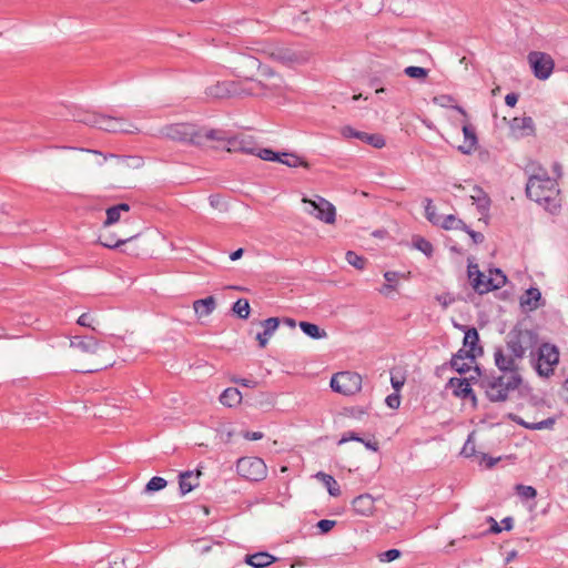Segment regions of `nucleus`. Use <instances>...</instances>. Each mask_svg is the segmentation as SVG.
<instances>
[{"label":"nucleus","instance_id":"33","mask_svg":"<svg viewBox=\"0 0 568 568\" xmlns=\"http://www.w3.org/2000/svg\"><path fill=\"white\" fill-rule=\"evenodd\" d=\"M438 225L445 230H467V225L453 214L442 217Z\"/></svg>","mask_w":568,"mask_h":568},{"label":"nucleus","instance_id":"3","mask_svg":"<svg viewBox=\"0 0 568 568\" xmlns=\"http://www.w3.org/2000/svg\"><path fill=\"white\" fill-rule=\"evenodd\" d=\"M219 134L215 129L197 126L192 123L169 124L160 130V135L165 139L196 146L205 145L211 139H219Z\"/></svg>","mask_w":568,"mask_h":568},{"label":"nucleus","instance_id":"38","mask_svg":"<svg viewBox=\"0 0 568 568\" xmlns=\"http://www.w3.org/2000/svg\"><path fill=\"white\" fill-rule=\"evenodd\" d=\"M404 73L412 79L425 81L428 77L429 70L422 67L410 65L404 69Z\"/></svg>","mask_w":568,"mask_h":568},{"label":"nucleus","instance_id":"14","mask_svg":"<svg viewBox=\"0 0 568 568\" xmlns=\"http://www.w3.org/2000/svg\"><path fill=\"white\" fill-rule=\"evenodd\" d=\"M91 122L97 124V128L112 133H135L139 131L135 125L121 118L102 115L94 118V121Z\"/></svg>","mask_w":568,"mask_h":568},{"label":"nucleus","instance_id":"5","mask_svg":"<svg viewBox=\"0 0 568 568\" xmlns=\"http://www.w3.org/2000/svg\"><path fill=\"white\" fill-rule=\"evenodd\" d=\"M255 52H261L271 59L286 65L302 64L310 59V52L295 47H285L274 43H262L257 48H252Z\"/></svg>","mask_w":568,"mask_h":568},{"label":"nucleus","instance_id":"12","mask_svg":"<svg viewBox=\"0 0 568 568\" xmlns=\"http://www.w3.org/2000/svg\"><path fill=\"white\" fill-rule=\"evenodd\" d=\"M532 335L531 331L528 329H511L506 338V349L508 355L513 356L517 361L525 357L527 347L524 345L527 338Z\"/></svg>","mask_w":568,"mask_h":568},{"label":"nucleus","instance_id":"54","mask_svg":"<svg viewBox=\"0 0 568 568\" xmlns=\"http://www.w3.org/2000/svg\"><path fill=\"white\" fill-rule=\"evenodd\" d=\"M365 141L374 145L375 148H383L385 145V140L383 136L377 134H367Z\"/></svg>","mask_w":568,"mask_h":568},{"label":"nucleus","instance_id":"45","mask_svg":"<svg viewBox=\"0 0 568 568\" xmlns=\"http://www.w3.org/2000/svg\"><path fill=\"white\" fill-rule=\"evenodd\" d=\"M121 219V213L118 211V209H114V206H111L106 210V220L104 221V226H110L116 222H119Z\"/></svg>","mask_w":568,"mask_h":568},{"label":"nucleus","instance_id":"61","mask_svg":"<svg viewBox=\"0 0 568 568\" xmlns=\"http://www.w3.org/2000/svg\"><path fill=\"white\" fill-rule=\"evenodd\" d=\"M503 286H473V288L475 290L476 293H478L479 295H484L488 292H491V291H497L499 288H501Z\"/></svg>","mask_w":568,"mask_h":568},{"label":"nucleus","instance_id":"30","mask_svg":"<svg viewBox=\"0 0 568 568\" xmlns=\"http://www.w3.org/2000/svg\"><path fill=\"white\" fill-rule=\"evenodd\" d=\"M474 203H476L481 214H485L490 206V199L488 195L478 186L474 187V193L470 195Z\"/></svg>","mask_w":568,"mask_h":568},{"label":"nucleus","instance_id":"19","mask_svg":"<svg viewBox=\"0 0 568 568\" xmlns=\"http://www.w3.org/2000/svg\"><path fill=\"white\" fill-rule=\"evenodd\" d=\"M541 293L536 286H529L520 296V306L524 312H532L541 306Z\"/></svg>","mask_w":568,"mask_h":568},{"label":"nucleus","instance_id":"49","mask_svg":"<svg viewBox=\"0 0 568 568\" xmlns=\"http://www.w3.org/2000/svg\"><path fill=\"white\" fill-rule=\"evenodd\" d=\"M351 440H354V442H363V438L359 436L358 433L356 432H353V430H349V432H346L342 435L341 439L338 440V445H343L347 442H351Z\"/></svg>","mask_w":568,"mask_h":568},{"label":"nucleus","instance_id":"16","mask_svg":"<svg viewBox=\"0 0 568 568\" xmlns=\"http://www.w3.org/2000/svg\"><path fill=\"white\" fill-rule=\"evenodd\" d=\"M234 69L237 77L246 80V78H252L250 74L253 73V71L261 69V62L253 55L240 53L236 57Z\"/></svg>","mask_w":568,"mask_h":568},{"label":"nucleus","instance_id":"4","mask_svg":"<svg viewBox=\"0 0 568 568\" xmlns=\"http://www.w3.org/2000/svg\"><path fill=\"white\" fill-rule=\"evenodd\" d=\"M265 85L262 81L246 78L241 81H221L206 88L205 93L207 97L214 99L225 98H242V97H261L265 95Z\"/></svg>","mask_w":568,"mask_h":568},{"label":"nucleus","instance_id":"23","mask_svg":"<svg viewBox=\"0 0 568 568\" xmlns=\"http://www.w3.org/2000/svg\"><path fill=\"white\" fill-rule=\"evenodd\" d=\"M464 143L458 150L464 154H470L477 146V135L475 129L470 124L463 125Z\"/></svg>","mask_w":568,"mask_h":568},{"label":"nucleus","instance_id":"37","mask_svg":"<svg viewBox=\"0 0 568 568\" xmlns=\"http://www.w3.org/2000/svg\"><path fill=\"white\" fill-rule=\"evenodd\" d=\"M486 284H508V278L500 268H489Z\"/></svg>","mask_w":568,"mask_h":568},{"label":"nucleus","instance_id":"28","mask_svg":"<svg viewBox=\"0 0 568 568\" xmlns=\"http://www.w3.org/2000/svg\"><path fill=\"white\" fill-rule=\"evenodd\" d=\"M215 305L214 297L207 296L205 298L194 301L193 308L200 316H207L214 311Z\"/></svg>","mask_w":568,"mask_h":568},{"label":"nucleus","instance_id":"25","mask_svg":"<svg viewBox=\"0 0 568 568\" xmlns=\"http://www.w3.org/2000/svg\"><path fill=\"white\" fill-rule=\"evenodd\" d=\"M200 471L193 476L192 471H185L180 475L179 487L182 495L192 491L199 486Z\"/></svg>","mask_w":568,"mask_h":568},{"label":"nucleus","instance_id":"17","mask_svg":"<svg viewBox=\"0 0 568 568\" xmlns=\"http://www.w3.org/2000/svg\"><path fill=\"white\" fill-rule=\"evenodd\" d=\"M70 346L80 349L83 353L97 354L106 351V347L99 343L94 337L75 336L70 341Z\"/></svg>","mask_w":568,"mask_h":568},{"label":"nucleus","instance_id":"39","mask_svg":"<svg viewBox=\"0 0 568 568\" xmlns=\"http://www.w3.org/2000/svg\"><path fill=\"white\" fill-rule=\"evenodd\" d=\"M425 215L426 219L433 223L434 225H438L440 223L442 216L436 213V207L433 205L430 199L425 200Z\"/></svg>","mask_w":568,"mask_h":568},{"label":"nucleus","instance_id":"57","mask_svg":"<svg viewBox=\"0 0 568 568\" xmlns=\"http://www.w3.org/2000/svg\"><path fill=\"white\" fill-rule=\"evenodd\" d=\"M464 231L469 234V236L471 237V240L475 244H479V243L484 242L485 237L480 232L473 231L468 226H467V230H464Z\"/></svg>","mask_w":568,"mask_h":568},{"label":"nucleus","instance_id":"6","mask_svg":"<svg viewBox=\"0 0 568 568\" xmlns=\"http://www.w3.org/2000/svg\"><path fill=\"white\" fill-rule=\"evenodd\" d=\"M215 131L220 133V138L211 139V141L224 143L227 152L255 154L257 145L253 136L246 134L229 135L225 131L217 129H215Z\"/></svg>","mask_w":568,"mask_h":568},{"label":"nucleus","instance_id":"58","mask_svg":"<svg viewBox=\"0 0 568 568\" xmlns=\"http://www.w3.org/2000/svg\"><path fill=\"white\" fill-rule=\"evenodd\" d=\"M234 383L240 384L241 386L248 387V388H255L257 386V381L255 379H247V378H237L234 379Z\"/></svg>","mask_w":568,"mask_h":568},{"label":"nucleus","instance_id":"9","mask_svg":"<svg viewBox=\"0 0 568 568\" xmlns=\"http://www.w3.org/2000/svg\"><path fill=\"white\" fill-rule=\"evenodd\" d=\"M559 362V351L556 345L542 343L537 351L536 371L538 375L549 377Z\"/></svg>","mask_w":568,"mask_h":568},{"label":"nucleus","instance_id":"46","mask_svg":"<svg viewBox=\"0 0 568 568\" xmlns=\"http://www.w3.org/2000/svg\"><path fill=\"white\" fill-rule=\"evenodd\" d=\"M341 133L345 138H357V139L364 140V141H365L366 135H367V133L356 131L355 129H353L349 125H346V126L342 128Z\"/></svg>","mask_w":568,"mask_h":568},{"label":"nucleus","instance_id":"24","mask_svg":"<svg viewBox=\"0 0 568 568\" xmlns=\"http://www.w3.org/2000/svg\"><path fill=\"white\" fill-rule=\"evenodd\" d=\"M510 129L521 136L530 135L534 133V120L530 116L514 118L510 122Z\"/></svg>","mask_w":568,"mask_h":568},{"label":"nucleus","instance_id":"22","mask_svg":"<svg viewBox=\"0 0 568 568\" xmlns=\"http://www.w3.org/2000/svg\"><path fill=\"white\" fill-rule=\"evenodd\" d=\"M277 561V558L266 551H260L252 555H246L244 562L253 568H265Z\"/></svg>","mask_w":568,"mask_h":568},{"label":"nucleus","instance_id":"55","mask_svg":"<svg viewBox=\"0 0 568 568\" xmlns=\"http://www.w3.org/2000/svg\"><path fill=\"white\" fill-rule=\"evenodd\" d=\"M379 293L387 298H395L399 293L397 286H381Z\"/></svg>","mask_w":568,"mask_h":568},{"label":"nucleus","instance_id":"15","mask_svg":"<svg viewBox=\"0 0 568 568\" xmlns=\"http://www.w3.org/2000/svg\"><path fill=\"white\" fill-rule=\"evenodd\" d=\"M478 377L470 376L469 378L452 377L447 382L446 387L453 389V395L462 399H470L474 404L477 402L476 394L470 386L471 382L477 384Z\"/></svg>","mask_w":568,"mask_h":568},{"label":"nucleus","instance_id":"56","mask_svg":"<svg viewBox=\"0 0 568 568\" xmlns=\"http://www.w3.org/2000/svg\"><path fill=\"white\" fill-rule=\"evenodd\" d=\"M134 237H135V236L133 235V236H130V237H128V239H125V240H119V241H115V242H114L112 239H109V240H106V241H101V244H102L103 246H105V247L114 248V247L120 246L121 244L126 243L128 241H130V240H132V239H134Z\"/></svg>","mask_w":568,"mask_h":568},{"label":"nucleus","instance_id":"20","mask_svg":"<svg viewBox=\"0 0 568 568\" xmlns=\"http://www.w3.org/2000/svg\"><path fill=\"white\" fill-rule=\"evenodd\" d=\"M508 419L515 422L516 424L523 426L526 429L530 430H539V429H551L556 423L555 417H548L544 420L537 422V423H529L524 420L521 417H519L516 414L509 413L507 415Z\"/></svg>","mask_w":568,"mask_h":568},{"label":"nucleus","instance_id":"51","mask_svg":"<svg viewBox=\"0 0 568 568\" xmlns=\"http://www.w3.org/2000/svg\"><path fill=\"white\" fill-rule=\"evenodd\" d=\"M209 200H210V204L212 207L217 209L220 211L226 210V205L220 195L212 194V195H210Z\"/></svg>","mask_w":568,"mask_h":568},{"label":"nucleus","instance_id":"11","mask_svg":"<svg viewBox=\"0 0 568 568\" xmlns=\"http://www.w3.org/2000/svg\"><path fill=\"white\" fill-rule=\"evenodd\" d=\"M527 59L534 75L538 80L544 81L551 75L555 68V61L550 54L540 51H531Z\"/></svg>","mask_w":568,"mask_h":568},{"label":"nucleus","instance_id":"10","mask_svg":"<svg viewBox=\"0 0 568 568\" xmlns=\"http://www.w3.org/2000/svg\"><path fill=\"white\" fill-rule=\"evenodd\" d=\"M236 471L250 481H261L267 475V467L260 457H241L236 463Z\"/></svg>","mask_w":568,"mask_h":568},{"label":"nucleus","instance_id":"50","mask_svg":"<svg viewBox=\"0 0 568 568\" xmlns=\"http://www.w3.org/2000/svg\"><path fill=\"white\" fill-rule=\"evenodd\" d=\"M475 453H476L475 443L471 442L470 436H469L468 439L466 440V443L464 444L460 454L465 457H471L475 455Z\"/></svg>","mask_w":568,"mask_h":568},{"label":"nucleus","instance_id":"7","mask_svg":"<svg viewBox=\"0 0 568 568\" xmlns=\"http://www.w3.org/2000/svg\"><path fill=\"white\" fill-rule=\"evenodd\" d=\"M329 385L336 393L353 396L362 389V376L356 372H338L333 375Z\"/></svg>","mask_w":568,"mask_h":568},{"label":"nucleus","instance_id":"62","mask_svg":"<svg viewBox=\"0 0 568 568\" xmlns=\"http://www.w3.org/2000/svg\"><path fill=\"white\" fill-rule=\"evenodd\" d=\"M386 403L390 408H397L400 403L399 396L396 394H392V395L387 396Z\"/></svg>","mask_w":568,"mask_h":568},{"label":"nucleus","instance_id":"43","mask_svg":"<svg viewBox=\"0 0 568 568\" xmlns=\"http://www.w3.org/2000/svg\"><path fill=\"white\" fill-rule=\"evenodd\" d=\"M255 155H257L260 159L264 161H277L280 160V153L274 152L271 149H258L255 152Z\"/></svg>","mask_w":568,"mask_h":568},{"label":"nucleus","instance_id":"63","mask_svg":"<svg viewBox=\"0 0 568 568\" xmlns=\"http://www.w3.org/2000/svg\"><path fill=\"white\" fill-rule=\"evenodd\" d=\"M263 433L261 432H245L243 437L247 440H260L263 438Z\"/></svg>","mask_w":568,"mask_h":568},{"label":"nucleus","instance_id":"47","mask_svg":"<svg viewBox=\"0 0 568 568\" xmlns=\"http://www.w3.org/2000/svg\"><path fill=\"white\" fill-rule=\"evenodd\" d=\"M400 557V551L398 549H388L382 554H379V560L383 562H390Z\"/></svg>","mask_w":568,"mask_h":568},{"label":"nucleus","instance_id":"18","mask_svg":"<svg viewBox=\"0 0 568 568\" xmlns=\"http://www.w3.org/2000/svg\"><path fill=\"white\" fill-rule=\"evenodd\" d=\"M352 508L355 514L369 517L375 511V499L369 494L359 495L353 499Z\"/></svg>","mask_w":568,"mask_h":568},{"label":"nucleus","instance_id":"27","mask_svg":"<svg viewBox=\"0 0 568 568\" xmlns=\"http://www.w3.org/2000/svg\"><path fill=\"white\" fill-rule=\"evenodd\" d=\"M220 402L226 407H234L242 402V394L235 387H229L220 395Z\"/></svg>","mask_w":568,"mask_h":568},{"label":"nucleus","instance_id":"1","mask_svg":"<svg viewBox=\"0 0 568 568\" xmlns=\"http://www.w3.org/2000/svg\"><path fill=\"white\" fill-rule=\"evenodd\" d=\"M494 362L501 374H481L480 368L475 366L478 375L477 385L485 392L489 402L503 403L511 398V394L523 383V377L517 359L508 355L503 347H495Z\"/></svg>","mask_w":568,"mask_h":568},{"label":"nucleus","instance_id":"32","mask_svg":"<svg viewBox=\"0 0 568 568\" xmlns=\"http://www.w3.org/2000/svg\"><path fill=\"white\" fill-rule=\"evenodd\" d=\"M467 275L470 284H486L487 275L479 270L478 264L468 260Z\"/></svg>","mask_w":568,"mask_h":568},{"label":"nucleus","instance_id":"41","mask_svg":"<svg viewBox=\"0 0 568 568\" xmlns=\"http://www.w3.org/2000/svg\"><path fill=\"white\" fill-rule=\"evenodd\" d=\"M165 486H166V480L164 478L154 476L148 481V484L145 486V491H148V493L159 491V490L163 489Z\"/></svg>","mask_w":568,"mask_h":568},{"label":"nucleus","instance_id":"26","mask_svg":"<svg viewBox=\"0 0 568 568\" xmlns=\"http://www.w3.org/2000/svg\"><path fill=\"white\" fill-rule=\"evenodd\" d=\"M261 69H262V75L267 77V78H274V81L272 83H270V84L263 83L265 85L264 92L266 93L264 97L278 92L281 90L282 83H283L282 78L280 75H276L274 73V71L268 67H265V68L261 67Z\"/></svg>","mask_w":568,"mask_h":568},{"label":"nucleus","instance_id":"52","mask_svg":"<svg viewBox=\"0 0 568 568\" xmlns=\"http://www.w3.org/2000/svg\"><path fill=\"white\" fill-rule=\"evenodd\" d=\"M436 300L444 308L448 307L450 304L455 302V297L450 293L437 295Z\"/></svg>","mask_w":568,"mask_h":568},{"label":"nucleus","instance_id":"8","mask_svg":"<svg viewBox=\"0 0 568 568\" xmlns=\"http://www.w3.org/2000/svg\"><path fill=\"white\" fill-rule=\"evenodd\" d=\"M302 202L307 205L305 207L307 214L313 215L315 219L326 224H333L335 222L336 209L326 199L320 195H315L313 200L304 196Z\"/></svg>","mask_w":568,"mask_h":568},{"label":"nucleus","instance_id":"31","mask_svg":"<svg viewBox=\"0 0 568 568\" xmlns=\"http://www.w3.org/2000/svg\"><path fill=\"white\" fill-rule=\"evenodd\" d=\"M316 477L322 480L331 496L338 497L341 495V487L337 480L332 475L320 471L316 474Z\"/></svg>","mask_w":568,"mask_h":568},{"label":"nucleus","instance_id":"48","mask_svg":"<svg viewBox=\"0 0 568 568\" xmlns=\"http://www.w3.org/2000/svg\"><path fill=\"white\" fill-rule=\"evenodd\" d=\"M336 526L335 520L331 519H321L317 521L316 527L318 528L321 534H327Z\"/></svg>","mask_w":568,"mask_h":568},{"label":"nucleus","instance_id":"36","mask_svg":"<svg viewBox=\"0 0 568 568\" xmlns=\"http://www.w3.org/2000/svg\"><path fill=\"white\" fill-rule=\"evenodd\" d=\"M466 358H468V357L467 356L457 357V353H455L449 361V365L458 374H460V375L466 374L470 369V365L465 362Z\"/></svg>","mask_w":568,"mask_h":568},{"label":"nucleus","instance_id":"53","mask_svg":"<svg viewBox=\"0 0 568 568\" xmlns=\"http://www.w3.org/2000/svg\"><path fill=\"white\" fill-rule=\"evenodd\" d=\"M121 164L125 165V166H133V168H139L142 165V160L140 158H132V156H124V158H119Z\"/></svg>","mask_w":568,"mask_h":568},{"label":"nucleus","instance_id":"42","mask_svg":"<svg viewBox=\"0 0 568 568\" xmlns=\"http://www.w3.org/2000/svg\"><path fill=\"white\" fill-rule=\"evenodd\" d=\"M414 247L423 252L426 256H430L433 254V245L429 241L424 237L414 239Z\"/></svg>","mask_w":568,"mask_h":568},{"label":"nucleus","instance_id":"2","mask_svg":"<svg viewBox=\"0 0 568 568\" xmlns=\"http://www.w3.org/2000/svg\"><path fill=\"white\" fill-rule=\"evenodd\" d=\"M540 174H530L526 184L527 196L554 212L559 207V189L555 180L548 176L546 169H540Z\"/></svg>","mask_w":568,"mask_h":568},{"label":"nucleus","instance_id":"21","mask_svg":"<svg viewBox=\"0 0 568 568\" xmlns=\"http://www.w3.org/2000/svg\"><path fill=\"white\" fill-rule=\"evenodd\" d=\"M280 325V318L278 317H268L265 321L262 322L263 332H260L256 334V339L258 342V346L261 348L266 347L270 337L274 334V332L277 329Z\"/></svg>","mask_w":568,"mask_h":568},{"label":"nucleus","instance_id":"60","mask_svg":"<svg viewBox=\"0 0 568 568\" xmlns=\"http://www.w3.org/2000/svg\"><path fill=\"white\" fill-rule=\"evenodd\" d=\"M384 277L388 283H393L402 280L403 275L398 272L388 271L384 274Z\"/></svg>","mask_w":568,"mask_h":568},{"label":"nucleus","instance_id":"35","mask_svg":"<svg viewBox=\"0 0 568 568\" xmlns=\"http://www.w3.org/2000/svg\"><path fill=\"white\" fill-rule=\"evenodd\" d=\"M233 313L241 320H247L250 316V303L246 298H239L232 307Z\"/></svg>","mask_w":568,"mask_h":568},{"label":"nucleus","instance_id":"29","mask_svg":"<svg viewBox=\"0 0 568 568\" xmlns=\"http://www.w3.org/2000/svg\"><path fill=\"white\" fill-rule=\"evenodd\" d=\"M302 332L313 339H321L327 336L325 329L321 328L318 325L310 322H300L298 324Z\"/></svg>","mask_w":568,"mask_h":568},{"label":"nucleus","instance_id":"34","mask_svg":"<svg viewBox=\"0 0 568 568\" xmlns=\"http://www.w3.org/2000/svg\"><path fill=\"white\" fill-rule=\"evenodd\" d=\"M277 162L283 163L290 168H297V166H304L308 168V163L302 159H300L297 155L292 153H280V160Z\"/></svg>","mask_w":568,"mask_h":568},{"label":"nucleus","instance_id":"59","mask_svg":"<svg viewBox=\"0 0 568 568\" xmlns=\"http://www.w3.org/2000/svg\"><path fill=\"white\" fill-rule=\"evenodd\" d=\"M367 449L372 450V452H377L379 449V444L376 439L372 438V439H364L363 438V442H361Z\"/></svg>","mask_w":568,"mask_h":568},{"label":"nucleus","instance_id":"64","mask_svg":"<svg viewBox=\"0 0 568 568\" xmlns=\"http://www.w3.org/2000/svg\"><path fill=\"white\" fill-rule=\"evenodd\" d=\"M77 323L81 326L90 327L91 325V317L88 313H83L79 316Z\"/></svg>","mask_w":568,"mask_h":568},{"label":"nucleus","instance_id":"44","mask_svg":"<svg viewBox=\"0 0 568 568\" xmlns=\"http://www.w3.org/2000/svg\"><path fill=\"white\" fill-rule=\"evenodd\" d=\"M346 261L353 265L354 267L358 268V270H362L365 265V260L364 257L357 255L355 252L353 251H348L346 253Z\"/></svg>","mask_w":568,"mask_h":568},{"label":"nucleus","instance_id":"40","mask_svg":"<svg viewBox=\"0 0 568 568\" xmlns=\"http://www.w3.org/2000/svg\"><path fill=\"white\" fill-rule=\"evenodd\" d=\"M515 490L523 499H532L537 496V490L532 486L518 484L516 485Z\"/></svg>","mask_w":568,"mask_h":568},{"label":"nucleus","instance_id":"13","mask_svg":"<svg viewBox=\"0 0 568 568\" xmlns=\"http://www.w3.org/2000/svg\"><path fill=\"white\" fill-rule=\"evenodd\" d=\"M464 331L463 347L457 351V357L467 356L473 363L477 356L483 354V347L479 345V334L475 327L460 326Z\"/></svg>","mask_w":568,"mask_h":568}]
</instances>
